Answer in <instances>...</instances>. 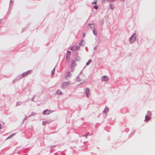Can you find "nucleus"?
<instances>
[{"label": "nucleus", "instance_id": "nucleus-5", "mask_svg": "<svg viewBox=\"0 0 155 155\" xmlns=\"http://www.w3.org/2000/svg\"><path fill=\"white\" fill-rule=\"evenodd\" d=\"M109 78L108 76H104L101 78V80L103 81H108Z\"/></svg>", "mask_w": 155, "mask_h": 155}, {"label": "nucleus", "instance_id": "nucleus-11", "mask_svg": "<svg viewBox=\"0 0 155 155\" xmlns=\"http://www.w3.org/2000/svg\"><path fill=\"white\" fill-rule=\"evenodd\" d=\"M71 76V73L70 72H67V73H66V76L67 77H70Z\"/></svg>", "mask_w": 155, "mask_h": 155}, {"label": "nucleus", "instance_id": "nucleus-25", "mask_svg": "<svg viewBox=\"0 0 155 155\" xmlns=\"http://www.w3.org/2000/svg\"><path fill=\"white\" fill-rule=\"evenodd\" d=\"M14 135V134H12V135H11L10 136H9L8 137L7 139H8V138H10L12 136H13Z\"/></svg>", "mask_w": 155, "mask_h": 155}, {"label": "nucleus", "instance_id": "nucleus-12", "mask_svg": "<svg viewBox=\"0 0 155 155\" xmlns=\"http://www.w3.org/2000/svg\"><path fill=\"white\" fill-rule=\"evenodd\" d=\"M90 27L91 28H94V24H92V23H91V24H89Z\"/></svg>", "mask_w": 155, "mask_h": 155}, {"label": "nucleus", "instance_id": "nucleus-19", "mask_svg": "<svg viewBox=\"0 0 155 155\" xmlns=\"http://www.w3.org/2000/svg\"><path fill=\"white\" fill-rule=\"evenodd\" d=\"M27 75L29 74H30L31 72V70H28V71H26V72H25Z\"/></svg>", "mask_w": 155, "mask_h": 155}, {"label": "nucleus", "instance_id": "nucleus-16", "mask_svg": "<svg viewBox=\"0 0 155 155\" xmlns=\"http://www.w3.org/2000/svg\"><path fill=\"white\" fill-rule=\"evenodd\" d=\"M92 62V60H90L88 61V62L86 63V65H89Z\"/></svg>", "mask_w": 155, "mask_h": 155}, {"label": "nucleus", "instance_id": "nucleus-6", "mask_svg": "<svg viewBox=\"0 0 155 155\" xmlns=\"http://www.w3.org/2000/svg\"><path fill=\"white\" fill-rule=\"evenodd\" d=\"M51 111L48 110H45L43 112L44 115H48L51 113Z\"/></svg>", "mask_w": 155, "mask_h": 155}, {"label": "nucleus", "instance_id": "nucleus-20", "mask_svg": "<svg viewBox=\"0 0 155 155\" xmlns=\"http://www.w3.org/2000/svg\"><path fill=\"white\" fill-rule=\"evenodd\" d=\"M97 2V1L95 0L94 1V2H92V4H95V5H96Z\"/></svg>", "mask_w": 155, "mask_h": 155}, {"label": "nucleus", "instance_id": "nucleus-21", "mask_svg": "<svg viewBox=\"0 0 155 155\" xmlns=\"http://www.w3.org/2000/svg\"><path fill=\"white\" fill-rule=\"evenodd\" d=\"M46 123H47V122L46 121H43V122H42V124L43 125H45L46 124Z\"/></svg>", "mask_w": 155, "mask_h": 155}, {"label": "nucleus", "instance_id": "nucleus-7", "mask_svg": "<svg viewBox=\"0 0 155 155\" xmlns=\"http://www.w3.org/2000/svg\"><path fill=\"white\" fill-rule=\"evenodd\" d=\"M85 92L87 96H90V89L88 88L85 89Z\"/></svg>", "mask_w": 155, "mask_h": 155}, {"label": "nucleus", "instance_id": "nucleus-14", "mask_svg": "<svg viewBox=\"0 0 155 155\" xmlns=\"http://www.w3.org/2000/svg\"><path fill=\"white\" fill-rule=\"evenodd\" d=\"M145 120L148 121L150 119V118L148 116H146L145 117Z\"/></svg>", "mask_w": 155, "mask_h": 155}, {"label": "nucleus", "instance_id": "nucleus-2", "mask_svg": "<svg viewBox=\"0 0 155 155\" xmlns=\"http://www.w3.org/2000/svg\"><path fill=\"white\" fill-rule=\"evenodd\" d=\"M76 63L75 62L72 60L71 62V64L70 66V68L71 69V71H72L74 69V68L75 66Z\"/></svg>", "mask_w": 155, "mask_h": 155}, {"label": "nucleus", "instance_id": "nucleus-9", "mask_svg": "<svg viewBox=\"0 0 155 155\" xmlns=\"http://www.w3.org/2000/svg\"><path fill=\"white\" fill-rule=\"evenodd\" d=\"M71 52L68 51V53L67 55L66 56V59L67 60H69L70 58V55Z\"/></svg>", "mask_w": 155, "mask_h": 155}, {"label": "nucleus", "instance_id": "nucleus-29", "mask_svg": "<svg viewBox=\"0 0 155 155\" xmlns=\"http://www.w3.org/2000/svg\"><path fill=\"white\" fill-rule=\"evenodd\" d=\"M1 20L0 19V23L1 22Z\"/></svg>", "mask_w": 155, "mask_h": 155}, {"label": "nucleus", "instance_id": "nucleus-10", "mask_svg": "<svg viewBox=\"0 0 155 155\" xmlns=\"http://www.w3.org/2000/svg\"><path fill=\"white\" fill-rule=\"evenodd\" d=\"M108 111H109V108L107 107H106L105 108V109L104 110V113H106Z\"/></svg>", "mask_w": 155, "mask_h": 155}, {"label": "nucleus", "instance_id": "nucleus-3", "mask_svg": "<svg viewBox=\"0 0 155 155\" xmlns=\"http://www.w3.org/2000/svg\"><path fill=\"white\" fill-rule=\"evenodd\" d=\"M136 35L135 34H134L130 38L129 41L130 43H132L134 42L136 39Z\"/></svg>", "mask_w": 155, "mask_h": 155}, {"label": "nucleus", "instance_id": "nucleus-4", "mask_svg": "<svg viewBox=\"0 0 155 155\" xmlns=\"http://www.w3.org/2000/svg\"><path fill=\"white\" fill-rule=\"evenodd\" d=\"M79 46L74 45L71 48V50L73 51H77L79 50Z\"/></svg>", "mask_w": 155, "mask_h": 155}, {"label": "nucleus", "instance_id": "nucleus-27", "mask_svg": "<svg viewBox=\"0 0 155 155\" xmlns=\"http://www.w3.org/2000/svg\"><path fill=\"white\" fill-rule=\"evenodd\" d=\"M110 0L111 2H113L114 1V0Z\"/></svg>", "mask_w": 155, "mask_h": 155}, {"label": "nucleus", "instance_id": "nucleus-17", "mask_svg": "<svg viewBox=\"0 0 155 155\" xmlns=\"http://www.w3.org/2000/svg\"><path fill=\"white\" fill-rule=\"evenodd\" d=\"M27 73L26 72L24 73L22 75V76L23 77H25L27 75Z\"/></svg>", "mask_w": 155, "mask_h": 155}, {"label": "nucleus", "instance_id": "nucleus-26", "mask_svg": "<svg viewBox=\"0 0 155 155\" xmlns=\"http://www.w3.org/2000/svg\"><path fill=\"white\" fill-rule=\"evenodd\" d=\"M85 35V34H83V37H84Z\"/></svg>", "mask_w": 155, "mask_h": 155}, {"label": "nucleus", "instance_id": "nucleus-15", "mask_svg": "<svg viewBox=\"0 0 155 155\" xmlns=\"http://www.w3.org/2000/svg\"><path fill=\"white\" fill-rule=\"evenodd\" d=\"M93 33L94 35H96L97 34V31L95 29H94L93 31Z\"/></svg>", "mask_w": 155, "mask_h": 155}, {"label": "nucleus", "instance_id": "nucleus-28", "mask_svg": "<svg viewBox=\"0 0 155 155\" xmlns=\"http://www.w3.org/2000/svg\"><path fill=\"white\" fill-rule=\"evenodd\" d=\"M1 128V124H0V129Z\"/></svg>", "mask_w": 155, "mask_h": 155}, {"label": "nucleus", "instance_id": "nucleus-23", "mask_svg": "<svg viewBox=\"0 0 155 155\" xmlns=\"http://www.w3.org/2000/svg\"><path fill=\"white\" fill-rule=\"evenodd\" d=\"M110 7L111 8V9L112 10H113V6H112V5H110Z\"/></svg>", "mask_w": 155, "mask_h": 155}, {"label": "nucleus", "instance_id": "nucleus-24", "mask_svg": "<svg viewBox=\"0 0 155 155\" xmlns=\"http://www.w3.org/2000/svg\"><path fill=\"white\" fill-rule=\"evenodd\" d=\"M89 134V133H87L84 135V136H85V137H87L88 135Z\"/></svg>", "mask_w": 155, "mask_h": 155}, {"label": "nucleus", "instance_id": "nucleus-22", "mask_svg": "<svg viewBox=\"0 0 155 155\" xmlns=\"http://www.w3.org/2000/svg\"><path fill=\"white\" fill-rule=\"evenodd\" d=\"M94 8L95 9H98V6L97 5H95L94 7Z\"/></svg>", "mask_w": 155, "mask_h": 155}, {"label": "nucleus", "instance_id": "nucleus-8", "mask_svg": "<svg viewBox=\"0 0 155 155\" xmlns=\"http://www.w3.org/2000/svg\"><path fill=\"white\" fill-rule=\"evenodd\" d=\"M69 84L68 82H64V83L62 85V87H64L65 86H68Z\"/></svg>", "mask_w": 155, "mask_h": 155}, {"label": "nucleus", "instance_id": "nucleus-1", "mask_svg": "<svg viewBox=\"0 0 155 155\" xmlns=\"http://www.w3.org/2000/svg\"><path fill=\"white\" fill-rule=\"evenodd\" d=\"M85 78L84 75L82 73L80 74L75 79V83L78 84H81L85 81Z\"/></svg>", "mask_w": 155, "mask_h": 155}, {"label": "nucleus", "instance_id": "nucleus-13", "mask_svg": "<svg viewBox=\"0 0 155 155\" xmlns=\"http://www.w3.org/2000/svg\"><path fill=\"white\" fill-rule=\"evenodd\" d=\"M56 93L58 94H61L62 92L60 90H58L57 91Z\"/></svg>", "mask_w": 155, "mask_h": 155}, {"label": "nucleus", "instance_id": "nucleus-18", "mask_svg": "<svg viewBox=\"0 0 155 155\" xmlns=\"http://www.w3.org/2000/svg\"><path fill=\"white\" fill-rule=\"evenodd\" d=\"M54 72H55V69H54L52 71L51 75H53L54 74Z\"/></svg>", "mask_w": 155, "mask_h": 155}]
</instances>
